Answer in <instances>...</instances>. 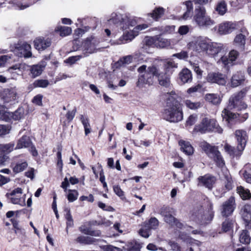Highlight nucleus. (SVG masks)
Masks as SVG:
<instances>
[{
    "mask_svg": "<svg viewBox=\"0 0 251 251\" xmlns=\"http://www.w3.org/2000/svg\"><path fill=\"white\" fill-rule=\"evenodd\" d=\"M246 93V90H242L234 94L230 97L227 107L222 111V116L224 119L229 122L230 120L237 117L236 114L230 110L239 111L247 107V105L243 101Z\"/></svg>",
    "mask_w": 251,
    "mask_h": 251,
    "instance_id": "obj_1",
    "label": "nucleus"
},
{
    "mask_svg": "<svg viewBox=\"0 0 251 251\" xmlns=\"http://www.w3.org/2000/svg\"><path fill=\"white\" fill-rule=\"evenodd\" d=\"M163 119L171 123H177L183 119L182 109L180 103L172 96H169L162 112Z\"/></svg>",
    "mask_w": 251,
    "mask_h": 251,
    "instance_id": "obj_2",
    "label": "nucleus"
},
{
    "mask_svg": "<svg viewBox=\"0 0 251 251\" xmlns=\"http://www.w3.org/2000/svg\"><path fill=\"white\" fill-rule=\"evenodd\" d=\"M207 208L204 210L201 205L194 208L192 211L190 218L200 224H205L213 218L214 211H213V204L210 201H207Z\"/></svg>",
    "mask_w": 251,
    "mask_h": 251,
    "instance_id": "obj_3",
    "label": "nucleus"
},
{
    "mask_svg": "<svg viewBox=\"0 0 251 251\" xmlns=\"http://www.w3.org/2000/svg\"><path fill=\"white\" fill-rule=\"evenodd\" d=\"M193 21L201 28H208L215 25V21L206 14L205 7L201 5L195 7Z\"/></svg>",
    "mask_w": 251,
    "mask_h": 251,
    "instance_id": "obj_4",
    "label": "nucleus"
},
{
    "mask_svg": "<svg viewBox=\"0 0 251 251\" xmlns=\"http://www.w3.org/2000/svg\"><path fill=\"white\" fill-rule=\"evenodd\" d=\"M148 27L147 24H141L136 25L133 29L125 31L122 36L118 40H111V45H121L130 42L135 36H137L139 32Z\"/></svg>",
    "mask_w": 251,
    "mask_h": 251,
    "instance_id": "obj_5",
    "label": "nucleus"
},
{
    "mask_svg": "<svg viewBox=\"0 0 251 251\" xmlns=\"http://www.w3.org/2000/svg\"><path fill=\"white\" fill-rule=\"evenodd\" d=\"M195 130L201 133L210 131L221 133L223 131L222 128L219 126L215 120L210 119L208 118H203L201 123L195 126Z\"/></svg>",
    "mask_w": 251,
    "mask_h": 251,
    "instance_id": "obj_6",
    "label": "nucleus"
},
{
    "mask_svg": "<svg viewBox=\"0 0 251 251\" xmlns=\"http://www.w3.org/2000/svg\"><path fill=\"white\" fill-rule=\"evenodd\" d=\"M161 67L160 65H156L155 63L149 67L147 71L139 76L137 85H139L142 84L150 85L152 84L154 77H157V75H159V72L160 71Z\"/></svg>",
    "mask_w": 251,
    "mask_h": 251,
    "instance_id": "obj_7",
    "label": "nucleus"
},
{
    "mask_svg": "<svg viewBox=\"0 0 251 251\" xmlns=\"http://www.w3.org/2000/svg\"><path fill=\"white\" fill-rule=\"evenodd\" d=\"M209 42L208 39L202 36H199L194 38L188 43V48L197 52L206 51L208 47Z\"/></svg>",
    "mask_w": 251,
    "mask_h": 251,
    "instance_id": "obj_8",
    "label": "nucleus"
},
{
    "mask_svg": "<svg viewBox=\"0 0 251 251\" xmlns=\"http://www.w3.org/2000/svg\"><path fill=\"white\" fill-rule=\"evenodd\" d=\"M6 196L10 200L11 202L14 204H19L21 206L25 205L26 195H23V190L21 188H15L10 193H7Z\"/></svg>",
    "mask_w": 251,
    "mask_h": 251,
    "instance_id": "obj_9",
    "label": "nucleus"
},
{
    "mask_svg": "<svg viewBox=\"0 0 251 251\" xmlns=\"http://www.w3.org/2000/svg\"><path fill=\"white\" fill-rule=\"evenodd\" d=\"M239 55V53L237 50H231L228 55L222 56L218 62L222 63L224 67L228 69L235 64L234 62L238 57Z\"/></svg>",
    "mask_w": 251,
    "mask_h": 251,
    "instance_id": "obj_10",
    "label": "nucleus"
},
{
    "mask_svg": "<svg viewBox=\"0 0 251 251\" xmlns=\"http://www.w3.org/2000/svg\"><path fill=\"white\" fill-rule=\"evenodd\" d=\"M234 135L237 141V148L239 151H243L246 145L248 136L246 131L242 129L236 130Z\"/></svg>",
    "mask_w": 251,
    "mask_h": 251,
    "instance_id": "obj_11",
    "label": "nucleus"
},
{
    "mask_svg": "<svg viewBox=\"0 0 251 251\" xmlns=\"http://www.w3.org/2000/svg\"><path fill=\"white\" fill-rule=\"evenodd\" d=\"M235 208V203L234 198L233 197H230L222 204L221 208L222 215L224 217L229 216L232 213Z\"/></svg>",
    "mask_w": 251,
    "mask_h": 251,
    "instance_id": "obj_12",
    "label": "nucleus"
},
{
    "mask_svg": "<svg viewBox=\"0 0 251 251\" xmlns=\"http://www.w3.org/2000/svg\"><path fill=\"white\" fill-rule=\"evenodd\" d=\"M206 80L209 83H216L220 85H225L226 83L225 75L219 72L208 73L206 77Z\"/></svg>",
    "mask_w": 251,
    "mask_h": 251,
    "instance_id": "obj_13",
    "label": "nucleus"
},
{
    "mask_svg": "<svg viewBox=\"0 0 251 251\" xmlns=\"http://www.w3.org/2000/svg\"><path fill=\"white\" fill-rule=\"evenodd\" d=\"M31 46L29 44L24 43L21 45H18L13 50L14 53L20 57L28 58L31 56Z\"/></svg>",
    "mask_w": 251,
    "mask_h": 251,
    "instance_id": "obj_14",
    "label": "nucleus"
},
{
    "mask_svg": "<svg viewBox=\"0 0 251 251\" xmlns=\"http://www.w3.org/2000/svg\"><path fill=\"white\" fill-rule=\"evenodd\" d=\"M198 179L199 181L198 185L203 186L209 190L212 189L213 185L216 181V178L215 176L209 175L199 176Z\"/></svg>",
    "mask_w": 251,
    "mask_h": 251,
    "instance_id": "obj_15",
    "label": "nucleus"
},
{
    "mask_svg": "<svg viewBox=\"0 0 251 251\" xmlns=\"http://www.w3.org/2000/svg\"><path fill=\"white\" fill-rule=\"evenodd\" d=\"M223 50V46L221 44L211 42L209 43L208 47L206 50V53L213 57L221 53Z\"/></svg>",
    "mask_w": 251,
    "mask_h": 251,
    "instance_id": "obj_16",
    "label": "nucleus"
},
{
    "mask_svg": "<svg viewBox=\"0 0 251 251\" xmlns=\"http://www.w3.org/2000/svg\"><path fill=\"white\" fill-rule=\"evenodd\" d=\"M16 96L17 89L16 87L4 89L1 93L2 98L6 102L15 100Z\"/></svg>",
    "mask_w": 251,
    "mask_h": 251,
    "instance_id": "obj_17",
    "label": "nucleus"
},
{
    "mask_svg": "<svg viewBox=\"0 0 251 251\" xmlns=\"http://www.w3.org/2000/svg\"><path fill=\"white\" fill-rule=\"evenodd\" d=\"M96 45L93 40L87 39L83 43V57L88 56L89 54L96 52Z\"/></svg>",
    "mask_w": 251,
    "mask_h": 251,
    "instance_id": "obj_18",
    "label": "nucleus"
},
{
    "mask_svg": "<svg viewBox=\"0 0 251 251\" xmlns=\"http://www.w3.org/2000/svg\"><path fill=\"white\" fill-rule=\"evenodd\" d=\"M245 80V75L242 72H237L234 73L230 79V85L232 87H236L243 83Z\"/></svg>",
    "mask_w": 251,
    "mask_h": 251,
    "instance_id": "obj_19",
    "label": "nucleus"
},
{
    "mask_svg": "<svg viewBox=\"0 0 251 251\" xmlns=\"http://www.w3.org/2000/svg\"><path fill=\"white\" fill-rule=\"evenodd\" d=\"M51 45V41L49 39L39 38L36 39L34 41V45L36 49L40 51L43 50L50 47Z\"/></svg>",
    "mask_w": 251,
    "mask_h": 251,
    "instance_id": "obj_20",
    "label": "nucleus"
},
{
    "mask_svg": "<svg viewBox=\"0 0 251 251\" xmlns=\"http://www.w3.org/2000/svg\"><path fill=\"white\" fill-rule=\"evenodd\" d=\"M156 65H160L161 67L160 70L164 72L165 74L172 72V70L177 68V65L172 61H168L166 62H159L155 63Z\"/></svg>",
    "mask_w": 251,
    "mask_h": 251,
    "instance_id": "obj_21",
    "label": "nucleus"
},
{
    "mask_svg": "<svg viewBox=\"0 0 251 251\" xmlns=\"http://www.w3.org/2000/svg\"><path fill=\"white\" fill-rule=\"evenodd\" d=\"M235 28L234 25L231 22H225L219 25L218 32L220 34H226L232 31Z\"/></svg>",
    "mask_w": 251,
    "mask_h": 251,
    "instance_id": "obj_22",
    "label": "nucleus"
},
{
    "mask_svg": "<svg viewBox=\"0 0 251 251\" xmlns=\"http://www.w3.org/2000/svg\"><path fill=\"white\" fill-rule=\"evenodd\" d=\"M161 214L164 217V221L169 225L174 226L176 219L170 213V208L169 207H165L162 209Z\"/></svg>",
    "mask_w": 251,
    "mask_h": 251,
    "instance_id": "obj_23",
    "label": "nucleus"
},
{
    "mask_svg": "<svg viewBox=\"0 0 251 251\" xmlns=\"http://www.w3.org/2000/svg\"><path fill=\"white\" fill-rule=\"evenodd\" d=\"M179 77L183 83L190 82L192 80L191 72L188 69H184L179 73Z\"/></svg>",
    "mask_w": 251,
    "mask_h": 251,
    "instance_id": "obj_24",
    "label": "nucleus"
},
{
    "mask_svg": "<svg viewBox=\"0 0 251 251\" xmlns=\"http://www.w3.org/2000/svg\"><path fill=\"white\" fill-rule=\"evenodd\" d=\"M165 13V9L161 7L155 8L152 12L148 13L147 15L151 17L153 20L157 21L160 19Z\"/></svg>",
    "mask_w": 251,
    "mask_h": 251,
    "instance_id": "obj_25",
    "label": "nucleus"
},
{
    "mask_svg": "<svg viewBox=\"0 0 251 251\" xmlns=\"http://www.w3.org/2000/svg\"><path fill=\"white\" fill-rule=\"evenodd\" d=\"M155 36L146 37L143 41L142 48L148 51V49L149 48L155 47Z\"/></svg>",
    "mask_w": 251,
    "mask_h": 251,
    "instance_id": "obj_26",
    "label": "nucleus"
},
{
    "mask_svg": "<svg viewBox=\"0 0 251 251\" xmlns=\"http://www.w3.org/2000/svg\"><path fill=\"white\" fill-rule=\"evenodd\" d=\"M45 67V65L41 64L31 66L30 71L32 77L35 78L40 75L42 74Z\"/></svg>",
    "mask_w": 251,
    "mask_h": 251,
    "instance_id": "obj_27",
    "label": "nucleus"
},
{
    "mask_svg": "<svg viewBox=\"0 0 251 251\" xmlns=\"http://www.w3.org/2000/svg\"><path fill=\"white\" fill-rule=\"evenodd\" d=\"M13 171L15 173H19L24 171L28 166L25 160H18L13 164Z\"/></svg>",
    "mask_w": 251,
    "mask_h": 251,
    "instance_id": "obj_28",
    "label": "nucleus"
},
{
    "mask_svg": "<svg viewBox=\"0 0 251 251\" xmlns=\"http://www.w3.org/2000/svg\"><path fill=\"white\" fill-rule=\"evenodd\" d=\"M200 147L209 157L211 155H213V153L218 149L217 148L211 146L210 144L205 142H201Z\"/></svg>",
    "mask_w": 251,
    "mask_h": 251,
    "instance_id": "obj_29",
    "label": "nucleus"
},
{
    "mask_svg": "<svg viewBox=\"0 0 251 251\" xmlns=\"http://www.w3.org/2000/svg\"><path fill=\"white\" fill-rule=\"evenodd\" d=\"M27 67L25 63H18L16 64L8 69V71L10 73H14L15 72L17 74H20L24 71H25Z\"/></svg>",
    "mask_w": 251,
    "mask_h": 251,
    "instance_id": "obj_30",
    "label": "nucleus"
},
{
    "mask_svg": "<svg viewBox=\"0 0 251 251\" xmlns=\"http://www.w3.org/2000/svg\"><path fill=\"white\" fill-rule=\"evenodd\" d=\"M159 73L160 74L159 75H157L156 77L158 78L160 85L166 87H168L170 83L168 77L169 75L165 74L164 72L161 70L159 72Z\"/></svg>",
    "mask_w": 251,
    "mask_h": 251,
    "instance_id": "obj_31",
    "label": "nucleus"
},
{
    "mask_svg": "<svg viewBox=\"0 0 251 251\" xmlns=\"http://www.w3.org/2000/svg\"><path fill=\"white\" fill-rule=\"evenodd\" d=\"M205 100L213 104L217 105L220 103L221 99L217 94H207L205 96Z\"/></svg>",
    "mask_w": 251,
    "mask_h": 251,
    "instance_id": "obj_32",
    "label": "nucleus"
},
{
    "mask_svg": "<svg viewBox=\"0 0 251 251\" xmlns=\"http://www.w3.org/2000/svg\"><path fill=\"white\" fill-rule=\"evenodd\" d=\"M179 145L183 152L187 155H191L193 153V148L188 142L180 140Z\"/></svg>",
    "mask_w": 251,
    "mask_h": 251,
    "instance_id": "obj_33",
    "label": "nucleus"
},
{
    "mask_svg": "<svg viewBox=\"0 0 251 251\" xmlns=\"http://www.w3.org/2000/svg\"><path fill=\"white\" fill-rule=\"evenodd\" d=\"M155 47L158 48H164L169 47L170 44V41L165 38H162L160 36H155Z\"/></svg>",
    "mask_w": 251,
    "mask_h": 251,
    "instance_id": "obj_34",
    "label": "nucleus"
},
{
    "mask_svg": "<svg viewBox=\"0 0 251 251\" xmlns=\"http://www.w3.org/2000/svg\"><path fill=\"white\" fill-rule=\"evenodd\" d=\"M235 45L242 50H244L246 43L245 37L242 34L237 35L234 40Z\"/></svg>",
    "mask_w": 251,
    "mask_h": 251,
    "instance_id": "obj_35",
    "label": "nucleus"
},
{
    "mask_svg": "<svg viewBox=\"0 0 251 251\" xmlns=\"http://www.w3.org/2000/svg\"><path fill=\"white\" fill-rule=\"evenodd\" d=\"M124 19H125V16L124 17L121 14H114L109 21L114 24H119L121 28L124 29Z\"/></svg>",
    "mask_w": 251,
    "mask_h": 251,
    "instance_id": "obj_36",
    "label": "nucleus"
},
{
    "mask_svg": "<svg viewBox=\"0 0 251 251\" xmlns=\"http://www.w3.org/2000/svg\"><path fill=\"white\" fill-rule=\"evenodd\" d=\"M31 142L29 137L27 136H23L18 141L15 149H19L23 148H27L30 145Z\"/></svg>",
    "mask_w": 251,
    "mask_h": 251,
    "instance_id": "obj_37",
    "label": "nucleus"
},
{
    "mask_svg": "<svg viewBox=\"0 0 251 251\" xmlns=\"http://www.w3.org/2000/svg\"><path fill=\"white\" fill-rule=\"evenodd\" d=\"M210 157L214 159L218 166L223 167L225 165L224 161L218 149L215 151L213 155H211Z\"/></svg>",
    "mask_w": 251,
    "mask_h": 251,
    "instance_id": "obj_38",
    "label": "nucleus"
},
{
    "mask_svg": "<svg viewBox=\"0 0 251 251\" xmlns=\"http://www.w3.org/2000/svg\"><path fill=\"white\" fill-rule=\"evenodd\" d=\"M224 179L225 180V187L226 190H229L232 188V180L230 175L227 170L223 171Z\"/></svg>",
    "mask_w": 251,
    "mask_h": 251,
    "instance_id": "obj_39",
    "label": "nucleus"
},
{
    "mask_svg": "<svg viewBox=\"0 0 251 251\" xmlns=\"http://www.w3.org/2000/svg\"><path fill=\"white\" fill-rule=\"evenodd\" d=\"M146 227L151 229H156L159 225L158 220L155 217H151L148 222L144 223Z\"/></svg>",
    "mask_w": 251,
    "mask_h": 251,
    "instance_id": "obj_40",
    "label": "nucleus"
},
{
    "mask_svg": "<svg viewBox=\"0 0 251 251\" xmlns=\"http://www.w3.org/2000/svg\"><path fill=\"white\" fill-rule=\"evenodd\" d=\"M242 216L246 222L251 221V206L245 205L243 208Z\"/></svg>",
    "mask_w": 251,
    "mask_h": 251,
    "instance_id": "obj_41",
    "label": "nucleus"
},
{
    "mask_svg": "<svg viewBox=\"0 0 251 251\" xmlns=\"http://www.w3.org/2000/svg\"><path fill=\"white\" fill-rule=\"evenodd\" d=\"M237 192L243 200L249 199L251 197V194L249 190L245 189L242 186L238 187L237 188Z\"/></svg>",
    "mask_w": 251,
    "mask_h": 251,
    "instance_id": "obj_42",
    "label": "nucleus"
},
{
    "mask_svg": "<svg viewBox=\"0 0 251 251\" xmlns=\"http://www.w3.org/2000/svg\"><path fill=\"white\" fill-rule=\"evenodd\" d=\"M15 145L13 143L6 144H0V153H9L14 149Z\"/></svg>",
    "mask_w": 251,
    "mask_h": 251,
    "instance_id": "obj_43",
    "label": "nucleus"
},
{
    "mask_svg": "<svg viewBox=\"0 0 251 251\" xmlns=\"http://www.w3.org/2000/svg\"><path fill=\"white\" fill-rule=\"evenodd\" d=\"M240 242L244 244H249L251 242V237L248 231L247 230H242L239 237Z\"/></svg>",
    "mask_w": 251,
    "mask_h": 251,
    "instance_id": "obj_44",
    "label": "nucleus"
},
{
    "mask_svg": "<svg viewBox=\"0 0 251 251\" xmlns=\"http://www.w3.org/2000/svg\"><path fill=\"white\" fill-rule=\"evenodd\" d=\"M216 11L220 15H224L227 11L226 4L224 0L218 2L215 8Z\"/></svg>",
    "mask_w": 251,
    "mask_h": 251,
    "instance_id": "obj_45",
    "label": "nucleus"
},
{
    "mask_svg": "<svg viewBox=\"0 0 251 251\" xmlns=\"http://www.w3.org/2000/svg\"><path fill=\"white\" fill-rule=\"evenodd\" d=\"M185 5L187 8L186 11L183 14L182 19L187 20L192 16L193 5L191 1H187L185 2Z\"/></svg>",
    "mask_w": 251,
    "mask_h": 251,
    "instance_id": "obj_46",
    "label": "nucleus"
},
{
    "mask_svg": "<svg viewBox=\"0 0 251 251\" xmlns=\"http://www.w3.org/2000/svg\"><path fill=\"white\" fill-rule=\"evenodd\" d=\"M243 176L247 182L251 184V165H246L245 166Z\"/></svg>",
    "mask_w": 251,
    "mask_h": 251,
    "instance_id": "obj_47",
    "label": "nucleus"
},
{
    "mask_svg": "<svg viewBox=\"0 0 251 251\" xmlns=\"http://www.w3.org/2000/svg\"><path fill=\"white\" fill-rule=\"evenodd\" d=\"M224 149L230 155L234 157L235 156L240 155L242 151H239L237 148L235 149L234 147L228 144H226Z\"/></svg>",
    "mask_w": 251,
    "mask_h": 251,
    "instance_id": "obj_48",
    "label": "nucleus"
},
{
    "mask_svg": "<svg viewBox=\"0 0 251 251\" xmlns=\"http://www.w3.org/2000/svg\"><path fill=\"white\" fill-rule=\"evenodd\" d=\"M80 120L84 126L85 129V134L86 135L90 133V125L89 122V119L87 117L81 115Z\"/></svg>",
    "mask_w": 251,
    "mask_h": 251,
    "instance_id": "obj_49",
    "label": "nucleus"
},
{
    "mask_svg": "<svg viewBox=\"0 0 251 251\" xmlns=\"http://www.w3.org/2000/svg\"><path fill=\"white\" fill-rule=\"evenodd\" d=\"M136 24V22L135 20L128 18L126 16H125V19H124V25H125V28L123 29L124 30H126L127 29H129L130 26L132 27L135 25Z\"/></svg>",
    "mask_w": 251,
    "mask_h": 251,
    "instance_id": "obj_50",
    "label": "nucleus"
},
{
    "mask_svg": "<svg viewBox=\"0 0 251 251\" xmlns=\"http://www.w3.org/2000/svg\"><path fill=\"white\" fill-rule=\"evenodd\" d=\"M10 113L6 111L5 109L0 106V120L9 122L11 120Z\"/></svg>",
    "mask_w": 251,
    "mask_h": 251,
    "instance_id": "obj_51",
    "label": "nucleus"
},
{
    "mask_svg": "<svg viewBox=\"0 0 251 251\" xmlns=\"http://www.w3.org/2000/svg\"><path fill=\"white\" fill-rule=\"evenodd\" d=\"M11 119L12 118L15 120H20L24 115V110L23 108H19L14 113H10Z\"/></svg>",
    "mask_w": 251,
    "mask_h": 251,
    "instance_id": "obj_52",
    "label": "nucleus"
},
{
    "mask_svg": "<svg viewBox=\"0 0 251 251\" xmlns=\"http://www.w3.org/2000/svg\"><path fill=\"white\" fill-rule=\"evenodd\" d=\"M65 211L66 212L65 215V218L67 220L66 224H67V228L66 231L68 233V228L69 227H72L74 225V221L73 219V217L71 214L70 210L69 209H66Z\"/></svg>",
    "mask_w": 251,
    "mask_h": 251,
    "instance_id": "obj_53",
    "label": "nucleus"
},
{
    "mask_svg": "<svg viewBox=\"0 0 251 251\" xmlns=\"http://www.w3.org/2000/svg\"><path fill=\"white\" fill-rule=\"evenodd\" d=\"M75 242L82 244H90L94 242V239L83 236H80L75 239Z\"/></svg>",
    "mask_w": 251,
    "mask_h": 251,
    "instance_id": "obj_54",
    "label": "nucleus"
},
{
    "mask_svg": "<svg viewBox=\"0 0 251 251\" xmlns=\"http://www.w3.org/2000/svg\"><path fill=\"white\" fill-rule=\"evenodd\" d=\"M49 85V82L46 79H37L34 81L32 85L34 87L46 88Z\"/></svg>",
    "mask_w": 251,
    "mask_h": 251,
    "instance_id": "obj_55",
    "label": "nucleus"
},
{
    "mask_svg": "<svg viewBox=\"0 0 251 251\" xmlns=\"http://www.w3.org/2000/svg\"><path fill=\"white\" fill-rule=\"evenodd\" d=\"M184 104L187 107L192 110H196L201 107V103L200 102H192L189 100H185Z\"/></svg>",
    "mask_w": 251,
    "mask_h": 251,
    "instance_id": "obj_56",
    "label": "nucleus"
},
{
    "mask_svg": "<svg viewBox=\"0 0 251 251\" xmlns=\"http://www.w3.org/2000/svg\"><path fill=\"white\" fill-rule=\"evenodd\" d=\"M132 56L131 55H127L121 58L117 62L118 66H122L129 64L132 62Z\"/></svg>",
    "mask_w": 251,
    "mask_h": 251,
    "instance_id": "obj_57",
    "label": "nucleus"
},
{
    "mask_svg": "<svg viewBox=\"0 0 251 251\" xmlns=\"http://www.w3.org/2000/svg\"><path fill=\"white\" fill-rule=\"evenodd\" d=\"M67 195V199L70 202H73L77 200L78 196V193L75 190H69Z\"/></svg>",
    "mask_w": 251,
    "mask_h": 251,
    "instance_id": "obj_58",
    "label": "nucleus"
},
{
    "mask_svg": "<svg viewBox=\"0 0 251 251\" xmlns=\"http://www.w3.org/2000/svg\"><path fill=\"white\" fill-rule=\"evenodd\" d=\"M60 31V35L61 36H66L70 35L72 33V28L68 26H61L58 27Z\"/></svg>",
    "mask_w": 251,
    "mask_h": 251,
    "instance_id": "obj_59",
    "label": "nucleus"
},
{
    "mask_svg": "<svg viewBox=\"0 0 251 251\" xmlns=\"http://www.w3.org/2000/svg\"><path fill=\"white\" fill-rule=\"evenodd\" d=\"M151 230L149 228L146 227L145 224H144L143 228L139 230V234L142 237L147 238L151 235Z\"/></svg>",
    "mask_w": 251,
    "mask_h": 251,
    "instance_id": "obj_60",
    "label": "nucleus"
},
{
    "mask_svg": "<svg viewBox=\"0 0 251 251\" xmlns=\"http://www.w3.org/2000/svg\"><path fill=\"white\" fill-rule=\"evenodd\" d=\"M113 190L115 193L122 200H125L126 199L124 191H122L119 185H114L113 186Z\"/></svg>",
    "mask_w": 251,
    "mask_h": 251,
    "instance_id": "obj_61",
    "label": "nucleus"
},
{
    "mask_svg": "<svg viewBox=\"0 0 251 251\" xmlns=\"http://www.w3.org/2000/svg\"><path fill=\"white\" fill-rule=\"evenodd\" d=\"M232 227V223L229 220H226L222 225V229L225 232L229 231Z\"/></svg>",
    "mask_w": 251,
    "mask_h": 251,
    "instance_id": "obj_62",
    "label": "nucleus"
},
{
    "mask_svg": "<svg viewBox=\"0 0 251 251\" xmlns=\"http://www.w3.org/2000/svg\"><path fill=\"white\" fill-rule=\"evenodd\" d=\"M198 119L197 115L196 114H192L188 118L186 121V124L187 126H192L197 121Z\"/></svg>",
    "mask_w": 251,
    "mask_h": 251,
    "instance_id": "obj_63",
    "label": "nucleus"
},
{
    "mask_svg": "<svg viewBox=\"0 0 251 251\" xmlns=\"http://www.w3.org/2000/svg\"><path fill=\"white\" fill-rule=\"evenodd\" d=\"M11 127L8 125H0V135H3L9 133Z\"/></svg>",
    "mask_w": 251,
    "mask_h": 251,
    "instance_id": "obj_64",
    "label": "nucleus"
}]
</instances>
